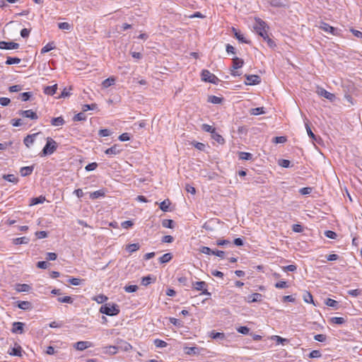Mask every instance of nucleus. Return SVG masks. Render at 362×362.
<instances>
[{"label": "nucleus", "instance_id": "de8ad7c7", "mask_svg": "<svg viewBox=\"0 0 362 362\" xmlns=\"http://www.w3.org/2000/svg\"><path fill=\"white\" fill-rule=\"evenodd\" d=\"M202 129L203 131L206 132H210L211 134H213V132H214L216 131L214 127H213L211 125L206 124H203L202 125Z\"/></svg>", "mask_w": 362, "mask_h": 362}, {"label": "nucleus", "instance_id": "cd10ccee", "mask_svg": "<svg viewBox=\"0 0 362 362\" xmlns=\"http://www.w3.org/2000/svg\"><path fill=\"white\" fill-rule=\"evenodd\" d=\"M64 123V120L62 117H58L55 118H52L51 119L52 125L54 127H59L63 125Z\"/></svg>", "mask_w": 362, "mask_h": 362}, {"label": "nucleus", "instance_id": "2f4dec72", "mask_svg": "<svg viewBox=\"0 0 362 362\" xmlns=\"http://www.w3.org/2000/svg\"><path fill=\"white\" fill-rule=\"evenodd\" d=\"M3 178L10 182L17 183L18 179L13 174L4 175Z\"/></svg>", "mask_w": 362, "mask_h": 362}, {"label": "nucleus", "instance_id": "a211bd4d", "mask_svg": "<svg viewBox=\"0 0 362 362\" xmlns=\"http://www.w3.org/2000/svg\"><path fill=\"white\" fill-rule=\"evenodd\" d=\"M57 89V84H54L50 86H46L44 88V93L48 95H53Z\"/></svg>", "mask_w": 362, "mask_h": 362}, {"label": "nucleus", "instance_id": "5fc2aeb1", "mask_svg": "<svg viewBox=\"0 0 362 362\" xmlns=\"http://www.w3.org/2000/svg\"><path fill=\"white\" fill-rule=\"evenodd\" d=\"M286 140V136H276L273 139V142L275 144H284Z\"/></svg>", "mask_w": 362, "mask_h": 362}, {"label": "nucleus", "instance_id": "aec40b11", "mask_svg": "<svg viewBox=\"0 0 362 362\" xmlns=\"http://www.w3.org/2000/svg\"><path fill=\"white\" fill-rule=\"evenodd\" d=\"M33 166H26L21 168L20 173L21 176L25 177L30 175L33 171Z\"/></svg>", "mask_w": 362, "mask_h": 362}, {"label": "nucleus", "instance_id": "39448f33", "mask_svg": "<svg viewBox=\"0 0 362 362\" xmlns=\"http://www.w3.org/2000/svg\"><path fill=\"white\" fill-rule=\"evenodd\" d=\"M25 117L21 119H13L11 120V124L13 127H23L28 124L26 120L28 119H37V115H24Z\"/></svg>", "mask_w": 362, "mask_h": 362}, {"label": "nucleus", "instance_id": "3c124183", "mask_svg": "<svg viewBox=\"0 0 362 362\" xmlns=\"http://www.w3.org/2000/svg\"><path fill=\"white\" fill-rule=\"evenodd\" d=\"M124 289L127 293H133L137 291L138 286L136 285H129L124 286Z\"/></svg>", "mask_w": 362, "mask_h": 362}, {"label": "nucleus", "instance_id": "ddd939ff", "mask_svg": "<svg viewBox=\"0 0 362 362\" xmlns=\"http://www.w3.org/2000/svg\"><path fill=\"white\" fill-rule=\"evenodd\" d=\"M23 349L21 346L17 344H15V346L11 349V351H8V354L11 356H22Z\"/></svg>", "mask_w": 362, "mask_h": 362}, {"label": "nucleus", "instance_id": "4d7b16f0", "mask_svg": "<svg viewBox=\"0 0 362 362\" xmlns=\"http://www.w3.org/2000/svg\"><path fill=\"white\" fill-rule=\"evenodd\" d=\"M199 251L202 253L206 254V255H213V251L211 250L209 247L202 246L200 247Z\"/></svg>", "mask_w": 362, "mask_h": 362}, {"label": "nucleus", "instance_id": "b1692460", "mask_svg": "<svg viewBox=\"0 0 362 362\" xmlns=\"http://www.w3.org/2000/svg\"><path fill=\"white\" fill-rule=\"evenodd\" d=\"M104 349H105V351H104L105 354H111V355H114V354H117L118 351V347L117 346H105V347H104Z\"/></svg>", "mask_w": 362, "mask_h": 362}, {"label": "nucleus", "instance_id": "680f3d73", "mask_svg": "<svg viewBox=\"0 0 362 362\" xmlns=\"http://www.w3.org/2000/svg\"><path fill=\"white\" fill-rule=\"evenodd\" d=\"M237 331L243 334H247L250 332V329L247 327L242 326L237 329Z\"/></svg>", "mask_w": 362, "mask_h": 362}, {"label": "nucleus", "instance_id": "393cba45", "mask_svg": "<svg viewBox=\"0 0 362 362\" xmlns=\"http://www.w3.org/2000/svg\"><path fill=\"white\" fill-rule=\"evenodd\" d=\"M243 60L241 59H239L238 57H235L233 59V66L232 69H238L243 66Z\"/></svg>", "mask_w": 362, "mask_h": 362}, {"label": "nucleus", "instance_id": "dca6fc26", "mask_svg": "<svg viewBox=\"0 0 362 362\" xmlns=\"http://www.w3.org/2000/svg\"><path fill=\"white\" fill-rule=\"evenodd\" d=\"M24 324L20 322L13 323L12 332L13 333H23Z\"/></svg>", "mask_w": 362, "mask_h": 362}, {"label": "nucleus", "instance_id": "052dcab7", "mask_svg": "<svg viewBox=\"0 0 362 362\" xmlns=\"http://www.w3.org/2000/svg\"><path fill=\"white\" fill-rule=\"evenodd\" d=\"M86 119V115H75L73 117V121L74 122L84 121Z\"/></svg>", "mask_w": 362, "mask_h": 362}, {"label": "nucleus", "instance_id": "69168bd1", "mask_svg": "<svg viewBox=\"0 0 362 362\" xmlns=\"http://www.w3.org/2000/svg\"><path fill=\"white\" fill-rule=\"evenodd\" d=\"M297 267L294 264H290L283 267L284 272H295Z\"/></svg>", "mask_w": 362, "mask_h": 362}, {"label": "nucleus", "instance_id": "c756f323", "mask_svg": "<svg viewBox=\"0 0 362 362\" xmlns=\"http://www.w3.org/2000/svg\"><path fill=\"white\" fill-rule=\"evenodd\" d=\"M140 247L139 244L138 243H133L129 244L126 246V250L129 252V253H132L136 250H138Z\"/></svg>", "mask_w": 362, "mask_h": 362}, {"label": "nucleus", "instance_id": "0e129e2a", "mask_svg": "<svg viewBox=\"0 0 362 362\" xmlns=\"http://www.w3.org/2000/svg\"><path fill=\"white\" fill-rule=\"evenodd\" d=\"M288 286L287 282L285 281H280L275 284V287L276 288H285Z\"/></svg>", "mask_w": 362, "mask_h": 362}, {"label": "nucleus", "instance_id": "ea45409f", "mask_svg": "<svg viewBox=\"0 0 362 362\" xmlns=\"http://www.w3.org/2000/svg\"><path fill=\"white\" fill-rule=\"evenodd\" d=\"M30 97L31 93L30 92H24L19 94L18 99L22 101H27L30 99Z\"/></svg>", "mask_w": 362, "mask_h": 362}, {"label": "nucleus", "instance_id": "49530a36", "mask_svg": "<svg viewBox=\"0 0 362 362\" xmlns=\"http://www.w3.org/2000/svg\"><path fill=\"white\" fill-rule=\"evenodd\" d=\"M58 27L59 29L65 30H70L72 28V25L66 22L59 23Z\"/></svg>", "mask_w": 362, "mask_h": 362}, {"label": "nucleus", "instance_id": "09e8293b", "mask_svg": "<svg viewBox=\"0 0 362 362\" xmlns=\"http://www.w3.org/2000/svg\"><path fill=\"white\" fill-rule=\"evenodd\" d=\"M93 300H95L98 303H103L104 302H105L107 300V297L103 294H100V295L95 296L93 298Z\"/></svg>", "mask_w": 362, "mask_h": 362}, {"label": "nucleus", "instance_id": "f03ea898", "mask_svg": "<svg viewBox=\"0 0 362 362\" xmlns=\"http://www.w3.org/2000/svg\"><path fill=\"white\" fill-rule=\"evenodd\" d=\"M46 140L47 143L42 151L41 156L52 154L58 146L57 142L52 138L47 137Z\"/></svg>", "mask_w": 362, "mask_h": 362}, {"label": "nucleus", "instance_id": "f3484780", "mask_svg": "<svg viewBox=\"0 0 362 362\" xmlns=\"http://www.w3.org/2000/svg\"><path fill=\"white\" fill-rule=\"evenodd\" d=\"M303 121L305 122V129H306V132L308 133V135L313 139V140H316V136L315 135L313 134V132H312L311 130V128L310 127V124H309V121L307 119V118L305 117L303 118Z\"/></svg>", "mask_w": 362, "mask_h": 362}, {"label": "nucleus", "instance_id": "79ce46f5", "mask_svg": "<svg viewBox=\"0 0 362 362\" xmlns=\"http://www.w3.org/2000/svg\"><path fill=\"white\" fill-rule=\"evenodd\" d=\"M57 300L59 303H63L71 304L73 303V299L70 296L59 297L57 298Z\"/></svg>", "mask_w": 362, "mask_h": 362}, {"label": "nucleus", "instance_id": "2eb2a0df", "mask_svg": "<svg viewBox=\"0 0 362 362\" xmlns=\"http://www.w3.org/2000/svg\"><path fill=\"white\" fill-rule=\"evenodd\" d=\"M246 79L249 85H256L260 82V78L257 75H247Z\"/></svg>", "mask_w": 362, "mask_h": 362}, {"label": "nucleus", "instance_id": "423d86ee", "mask_svg": "<svg viewBox=\"0 0 362 362\" xmlns=\"http://www.w3.org/2000/svg\"><path fill=\"white\" fill-rule=\"evenodd\" d=\"M316 92L320 96L323 97L331 102L334 101L336 99V96L334 94L327 91L323 88L317 87Z\"/></svg>", "mask_w": 362, "mask_h": 362}, {"label": "nucleus", "instance_id": "e433bc0d", "mask_svg": "<svg viewBox=\"0 0 362 362\" xmlns=\"http://www.w3.org/2000/svg\"><path fill=\"white\" fill-rule=\"evenodd\" d=\"M21 61V60L19 58L8 57L6 61V64L8 65L16 64H19Z\"/></svg>", "mask_w": 362, "mask_h": 362}, {"label": "nucleus", "instance_id": "4be33fe9", "mask_svg": "<svg viewBox=\"0 0 362 362\" xmlns=\"http://www.w3.org/2000/svg\"><path fill=\"white\" fill-rule=\"evenodd\" d=\"M46 200L45 197L40 196L37 197H34L30 199V206L36 205L38 204H42Z\"/></svg>", "mask_w": 362, "mask_h": 362}, {"label": "nucleus", "instance_id": "f704fd0d", "mask_svg": "<svg viewBox=\"0 0 362 362\" xmlns=\"http://www.w3.org/2000/svg\"><path fill=\"white\" fill-rule=\"evenodd\" d=\"M170 202L169 199H165L160 204V209L163 211H168Z\"/></svg>", "mask_w": 362, "mask_h": 362}, {"label": "nucleus", "instance_id": "a878e982", "mask_svg": "<svg viewBox=\"0 0 362 362\" xmlns=\"http://www.w3.org/2000/svg\"><path fill=\"white\" fill-rule=\"evenodd\" d=\"M115 83V78L110 77L103 81L102 86L104 88H107L114 85Z\"/></svg>", "mask_w": 362, "mask_h": 362}, {"label": "nucleus", "instance_id": "6ab92c4d", "mask_svg": "<svg viewBox=\"0 0 362 362\" xmlns=\"http://www.w3.org/2000/svg\"><path fill=\"white\" fill-rule=\"evenodd\" d=\"M103 197H105V191L103 189H99L89 194L90 199H96Z\"/></svg>", "mask_w": 362, "mask_h": 362}, {"label": "nucleus", "instance_id": "e2e57ef3", "mask_svg": "<svg viewBox=\"0 0 362 362\" xmlns=\"http://www.w3.org/2000/svg\"><path fill=\"white\" fill-rule=\"evenodd\" d=\"M151 276H144L141 279V284L143 286H148L151 283Z\"/></svg>", "mask_w": 362, "mask_h": 362}, {"label": "nucleus", "instance_id": "7ed1b4c3", "mask_svg": "<svg viewBox=\"0 0 362 362\" xmlns=\"http://www.w3.org/2000/svg\"><path fill=\"white\" fill-rule=\"evenodd\" d=\"M100 312L109 316H114L119 314V309L116 304L106 303L100 307Z\"/></svg>", "mask_w": 362, "mask_h": 362}, {"label": "nucleus", "instance_id": "9b49d317", "mask_svg": "<svg viewBox=\"0 0 362 362\" xmlns=\"http://www.w3.org/2000/svg\"><path fill=\"white\" fill-rule=\"evenodd\" d=\"M39 135V133L33 134L28 135L24 138L23 143L28 148H30V146L34 144L35 141V138Z\"/></svg>", "mask_w": 362, "mask_h": 362}, {"label": "nucleus", "instance_id": "603ef678", "mask_svg": "<svg viewBox=\"0 0 362 362\" xmlns=\"http://www.w3.org/2000/svg\"><path fill=\"white\" fill-rule=\"evenodd\" d=\"M96 109H97V105L91 104V105H84L83 106L82 110L83 112H86L88 110H95Z\"/></svg>", "mask_w": 362, "mask_h": 362}, {"label": "nucleus", "instance_id": "4468645a", "mask_svg": "<svg viewBox=\"0 0 362 362\" xmlns=\"http://www.w3.org/2000/svg\"><path fill=\"white\" fill-rule=\"evenodd\" d=\"M262 295L259 293H254L247 296L248 303L259 302L262 300Z\"/></svg>", "mask_w": 362, "mask_h": 362}, {"label": "nucleus", "instance_id": "473e14b6", "mask_svg": "<svg viewBox=\"0 0 362 362\" xmlns=\"http://www.w3.org/2000/svg\"><path fill=\"white\" fill-rule=\"evenodd\" d=\"M18 307L22 310H29L31 308V303L28 301H19Z\"/></svg>", "mask_w": 362, "mask_h": 362}, {"label": "nucleus", "instance_id": "37998d69", "mask_svg": "<svg viewBox=\"0 0 362 362\" xmlns=\"http://www.w3.org/2000/svg\"><path fill=\"white\" fill-rule=\"evenodd\" d=\"M222 100L221 98L215 96V95H210L208 98V101L213 103V104H219Z\"/></svg>", "mask_w": 362, "mask_h": 362}, {"label": "nucleus", "instance_id": "72a5a7b5", "mask_svg": "<svg viewBox=\"0 0 362 362\" xmlns=\"http://www.w3.org/2000/svg\"><path fill=\"white\" fill-rule=\"evenodd\" d=\"M239 158L245 160H250L252 158V155L247 152H239Z\"/></svg>", "mask_w": 362, "mask_h": 362}, {"label": "nucleus", "instance_id": "f8f14e48", "mask_svg": "<svg viewBox=\"0 0 362 362\" xmlns=\"http://www.w3.org/2000/svg\"><path fill=\"white\" fill-rule=\"evenodd\" d=\"M117 346L118 347V351L121 350L123 351H129L132 349V346L124 340H119L117 342Z\"/></svg>", "mask_w": 362, "mask_h": 362}, {"label": "nucleus", "instance_id": "412c9836", "mask_svg": "<svg viewBox=\"0 0 362 362\" xmlns=\"http://www.w3.org/2000/svg\"><path fill=\"white\" fill-rule=\"evenodd\" d=\"M320 28L327 33L334 35L335 28L326 23H322Z\"/></svg>", "mask_w": 362, "mask_h": 362}, {"label": "nucleus", "instance_id": "58836bf2", "mask_svg": "<svg viewBox=\"0 0 362 362\" xmlns=\"http://www.w3.org/2000/svg\"><path fill=\"white\" fill-rule=\"evenodd\" d=\"M172 259V255L170 253H165L163 255L160 259L159 261L160 263H167Z\"/></svg>", "mask_w": 362, "mask_h": 362}, {"label": "nucleus", "instance_id": "6e6552de", "mask_svg": "<svg viewBox=\"0 0 362 362\" xmlns=\"http://www.w3.org/2000/svg\"><path fill=\"white\" fill-rule=\"evenodd\" d=\"M93 346V344L89 341H80L74 344V347L78 351H83Z\"/></svg>", "mask_w": 362, "mask_h": 362}, {"label": "nucleus", "instance_id": "c03bdc74", "mask_svg": "<svg viewBox=\"0 0 362 362\" xmlns=\"http://www.w3.org/2000/svg\"><path fill=\"white\" fill-rule=\"evenodd\" d=\"M29 241V239L26 237L17 238L14 240V243L16 245H21V244H27Z\"/></svg>", "mask_w": 362, "mask_h": 362}, {"label": "nucleus", "instance_id": "0eeeda50", "mask_svg": "<svg viewBox=\"0 0 362 362\" xmlns=\"http://www.w3.org/2000/svg\"><path fill=\"white\" fill-rule=\"evenodd\" d=\"M206 286L207 285L205 281H196L193 283V287L195 290L202 291V294L210 296L211 293H209L206 288Z\"/></svg>", "mask_w": 362, "mask_h": 362}, {"label": "nucleus", "instance_id": "7c9ffc66", "mask_svg": "<svg viewBox=\"0 0 362 362\" xmlns=\"http://www.w3.org/2000/svg\"><path fill=\"white\" fill-rule=\"evenodd\" d=\"M209 337L212 339H225V334L223 332H216L215 331H211L209 333Z\"/></svg>", "mask_w": 362, "mask_h": 362}, {"label": "nucleus", "instance_id": "a18cd8bd", "mask_svg": "<svg viewBox=\"0 0 362 362\" xmlns=\"http://www.w3.org/2000/svg\"><path fill=\"white\" fill-rule=\"evenodd\" d=\"M211 137L219 144H223L224 142L223 138L220 134H218L216 131L213 132V134H211Z\"/></svg>", "mask_w": 362, "mask_h": 362}, {"label": "nucleus", "instance_id": "bb28decb", "mask_svg": "<svg viewBox=\"0 0 362 362\" xmlns=\"http://www.w3.org/2000/svg\"><path fill=\"white\" fill-rule=\"evenodd\" d=\"M185 353L187 355H195L199 354V350L197 347L193 346V347H185Z\"/></svg>", "mask_w": 362, "mask_h": 362}, {"label": "nucleus", "instance_id": "864d4df0", "mask_svg": "<svg viewBox=\"0 0 362 362\" xmlns=\"http://www.w3.org/2000/svg\"><path fill=\"white\" fill-rule=\"evenodd\" d=\"M154 344L158 348H164L167 346V343L165 341L158 339L154 341Z\"/></svg>", "mask_w": 362, "mask_h": 362}, {"label": "nucleus", "instance_id": "774afa93", "mask_svg": "<svg viewBox=\"0 0 362 362\" xmlns=\"http://www.w3.org/2000/svg\"><path fill=\"white\" fill-rule=\"evenodd\" d=\"M97 167H98V164L96 163H91L88 164L86 166L85 169L87 171H92V170H94Z\"/></svg>", "mask_w": 362, "mask_h": 362}, {"label": "nucleus", "instance_id": "c9c22d12", "mask_svg": "<svg viewBox=\"0 0 362 362\" xmlns=\"http://www.w3.org/2000/svg\"><path fill=\"white\" fill-rule=\"evenodd\" d=\"M54 42H49L44 46L41 49V54L47 53L54 49Z\"/></svg>", "mask_w": 362, "mask_h": 362}, {"label": "nucleus", "instance_id": "6e6d98bb", "mask_svg": "<svg viewBox=\"0 0 362 362\" xmlns=\"http://www.w3.org/2000/svg\"><path fill=\"white\" fill-rule=\"evenodd\" d=\"M332 322L334 324L341 325L345 322V320L344 317H334L332 318Z\"/></svg>", "mask_w": 362, "mask_h": 362}, {"label": "nucleus", "instance_id": "20e7f679", "mask_svg": "<svg viewBox=\"0 0 362 362\" xmlns=\"http://www.w3.org/2000/svg\"><path fill=\"white\" fill-rule=\"evenodd\" d=\"M202 80L206 82H209L214 84H218L221 81L214 74H211L209 70L204 69L202 71Z\"/></svg>", "mask_w": 362, "mask_h": 362}, {"label": "nucleus", "instance_id": "9d476101", "mask_svg": "<svg viewBox=\"0 0 362 362\" xmlns=\"http://www.w3.org/2000/svg\"><path fill=\"white\" fill-rule=\"evenodd\" d=\"M121 151L122 149L120 148V146L115 144L112 147L106 149L105 153L110 156H112L119 154Z\"/></svg>", "mask_w": 362, "mask_h": 362}, {"label": "nucleus", "instance_id": "bf43d9fd", "mask_svg": "<svg viewBox=\"0 0 362 362\" xmlns=\"http://www.w3.org/2000/svg\"><path fill=\"white\" fill-rule=\"evenodd\" d=\"M321 356V352L319 350H313L309 354V357L311 358H320Z\"/></svg>", "mask_w": 362, "mask_h": 362}, {"label": "nucleus", "instance_id": "5701e85b", "mask_svg": "<svg viewBox=\"0 0 362 362\" xmlns=\"http://www.w3.org/2000/svg\"><path fill=\"white\" fill-rule=\"evenodd\" d=\"M31 289V287L26 284H18L16 286V291L18 292H29Z\"/></svg>", "mask_w": 362, "mask_h": 362}, {"label": "nucleus", "instance_id": "1a4fd4ad", "mask_svg": "<svg viewBox=\"0 0 362 362\" xmlns=\"http://www.w3.org/2000/svg\"><path fill=\"white\" fill-rule=\"evenodd\" d=\"M19 47V44L14 42L0 41V49H15Z\"/></svg>", "mask_w": 362, "mask_h": 362}, {"label": "nucleus", "instance_id": "13d9d810", "mask_svg": "<svg viewBox=\"0 0 362 362\" xmlns=\"http://www.w3.org/2000/svg\"><path fill=\"white\" fill-rule=\"evenodd\" d=\"M325 235L327 238H331V239H336L337 237V233L335 232L332 231V230H326L325 232Z\"/></svg>", "mask_w": 362, "mask_h": 362}, {"label": "nucleus", "instance_id": "4c0bfd02", "mask_svg": "<svg viewBox=\"0 0 362 362\" xmlns=\"http://www.w3.org/2000/svg\"><path fill=\"white\" fill-rule=\"evenodd\" d=\"M303 300L305 303L315 304L313 299V296L308 291H305L303 294Z\"/></svg>", "mask_w": 362, "mask_h": 362}, {"label": "nucleus", "instance_id": "8fccbe9b", "mask_svg": "<svg viewBox=\"0 0 362 362\" xmlns=\"http://www.w3.org/2000/svg\"><path fill=\"white\" fill-rule=\"evenodd\" d=\"M325 304L329 307L337 308L339 303L335 300L327 298L325 301Z\"/></svg>", "mask_w": 362, "mask_h": 362}, {"label": "nucleus", "instance_id": "a19ab883", "mask_svg": "<svg viewBox=\"0 0 362 362\" xmlns=\"http://www.w3.org/2000/svg\"><path fill=\"white\" fill-rule=\"evenodd\" d=\"M162 226L164 228H173L174 227V223L173 220L170 219H164L162 222Z\"/></svg>", "mask_w": 362, "mask_h": 362}, {"label": "nucleus", "instance_id": "c85d7f7f", "mask_svg": "<svg viewBox=\"0 0 362 362\" xmlns=\"http://www.w3.org/2000/svg\"><path fill=\"white\" fill-rule=\"evenodd\" d=\"M233 31L234 33V35L235 36V37L239 40L241 42H244V43H249V41L246 40L245 38L244 37L243 35H242L239 31H238L235 28H233Z\"/></svg>", "mask_w": 362, "mask_h": 362}, {"label": "nucleus", "instance_id": "f257e3e1", "mask_svg": "<svg viewBox=\"0 0 362 362\" xmlns=\"http://www.w3.org/2000/svg\"><path fill=\"white\" fill-rule=\"evenodd\" d=\"M253 28L256 33L264 40H267V38H268L267 30L269 27L262 19L255 18V23Z\"/></svg>", "mask_w": 362, "mask_h": 362}, {"label": "nucleus", "instance_id": "338daca9", "mask_svg": "<svg viewBox=\"0 0 362 362\" xmlns=\"http://www.w3.org/2000/svg\"><path fill=\"white\" fill-rule=\"evenodd\" d=\"M361 293V291L360 289H353L348 291V294L354 297H356Z\"/></svg>", "mask_w": 362, "mask_h": 362}]
</instances>
